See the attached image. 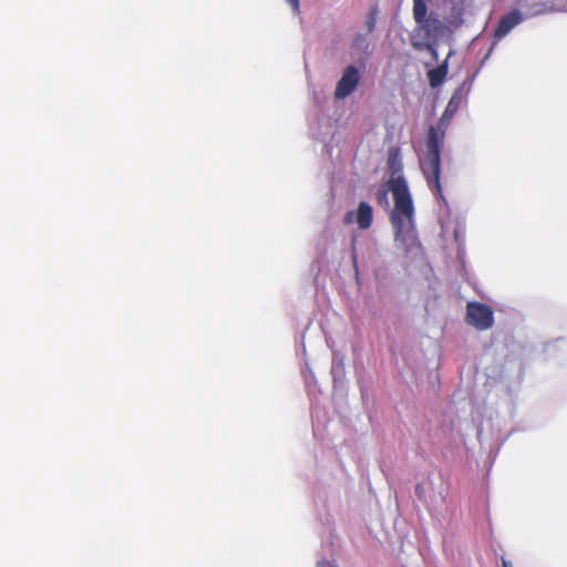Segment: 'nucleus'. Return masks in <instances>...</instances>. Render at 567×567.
I'll use <instances>...</instances> for the list:
<instances>
[{
  "label": "nucleus",
  "mask_w": 567,
  "mask_h": 567,
  "mask_svg": "<svg viewBox=\"0 0 567 567\" xmlns=\"http://www.w3.org/2000/svg\"><path fill=\"white\" fill-rule=\"evenodd\" d=\"M519 6L520 9H514L501 18L494 31V40L487 55L491 54L498 41L505 38L524 20L546 12L545 4L535 3V0H520Z\"/></svg>",
  "instance_id": "obj_4"
},
{
  "label": "nucleus",
  "mask_w": 567,
  "mask_h": 567,
  "mask_svg": "<svg viewBox=\"0 0 567 567\" xmlns=\"http://www.w3.org/2000/svg\"><path fill=\"white\" fill-rule=\"evenodd\" d=\"M454 238L457 243H463L464 241V238H465V228L464 226L462 225H458L455 229H454Z\"/></svg>",
  "instance_id": "obj_12"
},
{
  "label": "nucleus",
  "mask_w": 567,
  "mask_h": 567,
  "mask_svg": "<svg viewBox=\"0 0 567 567\" xmlns=\"http://www.w3.org/2000/svg\"><path fill=\"white\" fill-rule=\"evenodd\" d=\"M415 28L410 34L411 45L419 51H429L437 59L435 42L444 34L445 24L432 9L434 0H412Z\"/></svg>",
  "instance_id": "obj_3"
},
{
  "label": "nucleus",
  "mask_w": 567,
  "mask_h": 567,
  "mask_svg": "<svg viewBox=\"0 0 567 567\" xmlns=\"http://www.w3.org/2000/svg\"><path fill=\"white\" fill-rule=\"evenodd\" d=\"M355 241H357V238H355V236H353L352 240H351L352 261H353L354 269L357 270L358 269V255L355 251Z\"/></svg>",
  "instance_id": "obj_14"
},
{
  "label": "nucleus",
  "mask_w": 567,
  "mask_h": 567,
  "mask_svg": "<svg viewBox=\"0 0 567 567\" xmlns=\"http://www.w3.org/2000/svg\"><path fill=\"white\" fill-rule=\"evenodd\" d=\"M466 322L478 331H485L494 324L493 309L482 302L472 301L466 306Z\"/></svg>",
  "instance_id": "obj_5"
},
{
  "label": "nucleus",
  "mask_w": 567,
  "mask_h": 567,
  "mask_svg": "<svg viewBox=\"0 0 567 567\" xmlns=\"http://www.w3.org/2000/svg\"><path fill=\"white\" fill-rule=\"evenodd\" d=\"M386 192H388L386 189H379L377 193L378 199L379 200L386 199Z\"/></svg>",
  "instance_id": "obj_16"
},
{
  "label": "nucleus",
  "mask_w": 567,
  "mask_h": 567,
  "mask_svg": "<svg viewBox=\"0 0 567 567\" xmlns=\"http://www.w3.org/2000/svg\"><path fill=\"white\" fill-rule=\"evenodd\" d=\"M446 73H447L446 61L442 65L430 70L427 75H429V81H430L431 86L432 87L439 86L443 82Z\"/></svg>",
  "instance_id": "obj_9"
},
{
  "label": "nucleus",
  "mask_w": 567,
  "mask_h": 567,
  "mask_svg": "<svg viewBox=\"0 0 567 567\" xmlns=\"http://www.w3.org/2000/svg\"><path fill=\"white\" fill-rule=\"evenodd\" d=\"M470 86L461 84L451 96L442 116L436 125H431L425 140V150L420 156V167L426 179L430 189L442 196L440 183L441 175V150L444 144L445 132L455 113L466 100Z\"/></svg>",
  "instance_id": "obj_2"
},
{
  "label": "nucleus",
  "mask_w": 567,
  "mask_h": 567,
  "mask_svg": "<svg viewBox=\"0 0 567 567\" xmlns=\"http://www.w3.org/2000/svg\"><path fill=\"white\" fill-rule=\"evenodd\" d=\"M373 223V208L367 202H360L355 209L349 210L344 214L343 224H355L359 229L367 230Z\"/></svg>",
  "instance_id": "obj_7"
},
{
  "label": "nucleus",
  "mask_w": 567,
  "mask_h": 567,
  "mask_svg": "<svg viewBox=\"0 0 567 567\" xmlns=\"http://www.w3.org/2000/svg\"><path fill=\"white\" fill-rule=\"evenodd\" d=\"M503 567H514V566L511 561L503 559Z\"/></svg>",
  "instance_id": "obj_19"
},
{
  "label": "nucleus",
  "mask_w": 567,
  "mask_h": 567,
  "mask_svg": "<svg viewBox=\"0 0 567 567\" xmlns=\"http://www.w3.org/2000/svg\"><path fill=\"white\" fill-rule=\"evenodd\" d=\"M370 49V40L368 34L358 32L351 42L352 54H368Z\"/></svg>",
  "instance_id": "obj_8"
},
{
  "label": "nucleus",
  "mask_w": 567,
  "mask_h": 567,
  "mask_svg": "<svg viewBox=\"0 0 567 567\" xmlns=\"http://www.w3.org/2000/svg\"><path fill=\"white\" fill-rule=\"evenodd\" d=\"M391 177L386 183L393 196L394 206L390 213V221L398 248L409 256L421 254V244L415 226V209L413 198L403 175V163L399 153H393L388 161Z\"/></svg>",
  "instance_id": "obj_1"
},
{
  "label": "nucleus",
  "mask_w": 567,
  "mask_h": 567,
  "mask_svg": "<svg viewBox=\"0 0 567 567\" xmlns=\"http://www.w3.org/2000/svg\"><path fill=\"white\" fill-rule=\"evenodd\" d=\"M422 489H423L422 485H417V486H416V488H415V492H416V494H417V496H419V498H420V499H422V498H423V496H422Z\"/></svg>",
  "instance_id": "obj_18"
},
{
  "label": "nucleus",
  "mask_w": 567,
  "mask_h": 567,
  "mask_svg": "<svg viewBox=\"0 0 567 567\" xmlns=\"http://www.w3.org/2000/svg\"><path fill=\"white\" fill-rule=\"evenodd\" d=\"M317 567H337V566L327 559H320L317 563Z\"/></svg>",
  "instance_id": "obj_15"
},
{
  "label": "nucleus",
  "mask_w": 567,
  "mask_h": 567,
  "mask_svg": "<svg viewBox=\"0 0 567 567\" xmlns=\"http://www.w3.org/2000/svg\"><path fill=\"white\" fill-rule=\"evenodd\" d=\"M377 10L373 9L369 12L367 20H365V28L368 30V33H372L377 25Z\"/></svg>",
  "instance_id": "obj_11"
},
{
  "label": "nucleus",
  "mask_w": 567,
  "mask_h": 567,
  "mask_svg": "<svg viewBox=\"0 0 567 567\" xmlns=\"http://www.w3.org/2000/svg\"><path fill=\"white\" fill-rule=\"evenodd\" d=\"M342 361L338 360L337 358L333 359L332 369L331 372L333 374V379L337 378V374L342 373Z\"/></svg>",
  "instance_id": "obj_13"
},
{
  "label": "nucleus",
  "mask_w": 567,
  "mask_h": 567,
  "mask_svg": "<svg viewBox=\"0 0 567 567\" xmlns=\"http://www.w3.org/2000/svg\"><path fill=\"white\" fill-rule=\"evenodd\" d=\"M361 81V70L355 64L347 65L336 83L334 99L344 100L350 96L359 86Z\"/></svg>",
  "instance_id": "obj_6"
},
{
  "label": "nucleus",
  "mask_w": 567,
  "mask_h": 567,
  "mask_svg": "<svg viewBox=\"0 0 567 567\" xmlns=\"http://www.w3.org/2000/svg\"><path fill=\"white\" fill-rule=\"evenodd\" d=\"M295 10L299 9V0H287Z\"/></svg>",
  "instance_id": "obj_17"
},
{
  "label": "nucleus",
  "mask_w": 567,
  "mask_h": 567,
  "mask_svg": "<svg viewBox=\"0 0 567 567\" xmlns=\"http://www.w3.org/2000/svg\"><path fill=\"white\" fill-rule=\"evenodd\" d=\"M542 3L545 4L546 12L548 10L567 12V0H547L546 2Z\"/></svg>",
  "instance_id": "obj_10"
}]
</instances>
